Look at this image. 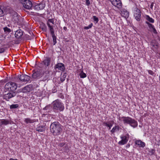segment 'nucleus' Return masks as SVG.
I'll list each match as a JSON object with an SVG mask.
<instances>
[{
    "label": "nucleus",
    "mask_w": 160,
    "mask_h": 160,
    "mask_svg": "<svg viewBox=\"0 0 160 160\" xmlns=\"http://www.w3.org/2000/svg\"><path fill=\"white\" fill-rule=\"evenodd\" d=\"M50 132L54 136L60 135L62 131L61 125L58 122H52L50 126Z\"/></svg>",
    "instance_id": "f257e3e1"
},
{
    "label": "nucleus",
    "mask_w": 160,
    "mask_h": 160,
    "mask_svg": "<svg viewBox=\"0 0 160 160\" xmlns=\"http://www.w3.org/2000/svg\"><path fill=\"white\" fill-rule=\"evenodd\" d=\"M130 144H128L127 145V146H126V147H127V148H129V147H130Z\"/></svg>",
    "instance_id": "864d4df0"
},
{
    "label": "nucleus",
    "mask_w": 160,
    "mask_h": 160,
    "mask_svg": "<svg viewBox=\"0 0 160 160\" xmlns=\"http://www.w3.org/2000/svg\"><path fill=\"white\" fill-rule=\"evenodd\" d=\"M22 38H23V39L27 40H31V38H30L29 36L28 35H25Z\"/></svg>",
    "instance_id": "e433bc0d"
},
{
    "label": "nucleus",
    "mask_w": 160,
    "mask_h": 160,
    "mask_svg": "<svg viewBox=\"0 0 160 160\" xmlns=\"http://www.w3.org/2000/svg\"><path fill=\"white\" fill-rule=\"evenodd\" d=\"M45 73L46 74V75H49V74L50 72V71L49 70H47L45 72Z\"/></svg>",
    "instance_id": "de8ad7c7"
},
{
    "label": "nucleus",
    "mask_w": 160,
    "mask_h": 160,
    "mask_svg": "<svg viewBox=\"0 0 160 160\" xmlns=\"http://www.w3.org/2000/svg\"><path fill=\"white\" fill-rule=\"evenodd\" d=\"M40 28L43 31L46 32L47 30V28L46 25L43 23L41 25Z\"/></svg>",
    "instance_id": "bb28decb"
},
{
    "label": "nucleus",
    "mask_w": 160,
    "mask_h": 160,
    "mask_svg": "<svg viewBox=\"0 0 160 160\" xmlns=\"http://www.w3.org/2000/svg\"><path fill=\"white\" fill-rule=\"evenodd\" d=\"M86 4L88 6L89 5L90 2L89 0H86Z\"/></svg>",
    "instance_id": "49530a36"
},
{
    "label": "nucleus",
    "mask_w": 160,
    "mask_h": 160,
    "mask_svg": "<svg viewBox=\"0 0 160 160\" xmlns=\"http://www.w3.org/2000/svg\"><path fill=\"white\" fill-rule=\"evenodd\" d=\"M32 86L31 85H28L22 88V92L24 93H27L30 92L32 90Z\"/></svg>",
    "instance_id": "2eb2a0df"
},
{
    "label": "nucleus",
    "mask_w": 160,
    "mask_h": 160,
    "mask_svg": "<svg viewBox=\"0 0 160 160\" xmlns=\"http://www.w3.org/2000/svg\"><path fill=\"white\" fill-rule=\"evenodd\" d=\"M39 6L40 10H42L45 7V3L44 2H42L39 4Z\"/></svg>",
    "instance_id": "cd10ccee"
},
{
    "label": "nucleus",
    "mask_w": 160,
    "mask_h": 160,
    "mask_svg": "<svg viewBox=\"0 0 160 160\" xmlns=\"http://www.w3.org/2000/svg\"><path fill=\"white\" fill-rule=\"evenodd\" d=\"M23 7L26 9H30L32 7V4L31 1L29 0H26L24 2H23Z\"/></svg>",
    "instance_id": "f8f14e48"
},
{
    "label": "nucleus",
    "mask_w": 160,
    "mask_h": 160,
    "mask_svg": "<svg viewBox=\"0 0 160 160\" xmlns=\"http://www.w3.org/2000/svg\"><path fill=\"white\" fill-rule=\"evenodd\" d=\"M150 45L153 47H155L157 48L158 47V44L155 41H152L150 43Z\"/></svg>",
    "instance_id": "c85d7f7f"
},
{
    "label": "nucleus",
    "mask_w": 160,
    "mask_h": 160,
    "mask_svg": "<svg viewBox=\"0 0 160 160\" xmlns=\"http://www.w3.org/2000/svg\"><path fill=\"white\" fill-rule=\"evenodd\" d=\"M148 72L149 74L151 75H153L154 74V73L151 70H149L148 71Z\"/></svg>",
    "instance_id": "c03bdc74"
},
{
    "label": "nucleus",
    "mask_w": 160,
    "mask_h": 160,
    "mask_svg": "<svg viewBox=\"0 0 160 160\" xmlns=\"http://www.w3.org/2000/svg\"><path fill=\"white\" fill-rule=\"evenodd\" d=\"M32 7L33 8L36 10H40L39 8V4H37V5H36L35 6H34L33 5V6H32Z\"/></svg>",
    "instance_id": "4c0bfd02"
},
{
    "label": "nucleus",
    "mask_w": 160,
    "mask_h": 160,
    "mask_svg": "<svg viewBox=\"0 0 160 160\" xmlns=\"http://www.w3.org/2000/svg\"><path fill=\"white\" fill-rule=\"evenodd\" d=\"M16 93L15 92L11 91L10 92H8L4 95V99L7 101H8L10 99L15 96Z\"/></svg>",
    "instance_id": "1a4fd4ad"
},
{
    "label": "nucleus",
    "mask_w": 160,
    "mask_h": 160,
    "mask_svg": "<svg viewBox=\"0 0 160 160\" xmlns=\"http://www.w3.org/2000/svg\"><path fill=\"white\" fill-rule=\"evenodd\" d=\"M47 25L49 28L51 34L55 33L53 26L52 25H51L48 22H47Z\"/></svg>",
    "instance_id": "5701e85b"
},
{
    "label": "nucleus",
    "mask_w": 160,
    "mask_h": 160,
    "mask_svg": "<svg viewBox=\"0 0 160 160\" xmlns=\"http://www.w3.org/2000/svg\"><path fill=\"white\" fill-rule=\"evenodd\" d=\"M122 140L118 142L120 145H124L126 144L128 141V139L126 136H123L121 137Z\"/></svg>",
    "instance_id": "dca6fc26"
},
{
    "label": "nucleus",
    "mask_w": 160,
    "mask_h": 160,
    "mask_svg": "<svg viewBox=\"0 0 160 160\" xmlns=\"http://www.w3.org/2000/svg\"><path fill=\"white\" fill-rule=\"evenodd\" d=\"M146 19L149 22L153 23L154 22V20L152 18L150 17L149 16L146 15Z\"/></svg>",
    "instance_id": "393cba45"
},
{
    "label": "nucleus",
    "mask_w": 160,
    "mask_h": 160,
    "mask_svg": "<svg viewBox=\"0 0 160 160\" xmlns=\"http://www.w3.org/2000/svg\"><path fill=\"white\" fill-rule=\"evenodd\" d=\"M134 16L135 19L138 21H140L141 13L140 10L137 8H135L134 9Z\"/></svg>",
    "instance_id": "6e6552de"
},
{
    "label": "nucleus",
    "mask_w": 160,
    "mask_h": 160,
    "mask_svg": "<svg viewBox=\"0 0 160 160\" xmlns=\"http://www.w3.org/2000/svg\"><path fill=\"white\" fill-rule=\"evenodd\" d=\"M25 122L27 123H32L33 122V120L29 118H26L25 120Z\"/></svg>",
    "instance_id": "473e14b6"
},
{
    "label": "nucleus",
    "mask_w": 160,
    "mask_h": 160,
    "mask_svg": "<svg viewBox=\"0 0 160 160\" xmlns=\"http://www.w3.org/2000/svg\"><path fill=\"white\" fill-rule=\"evenodd\" d=\"M6 45H8V44H4L3 45H2V46L4 47V46H5Z\"/></svg>",
    "instance_id": "6e6d98bb"
},
{
    "label": "nucleus",
    "mask_w": 160,
    "mask_h": 160,
    "mask_svg": "<svg viewBox=\"0 0 160 160\" xmlns=\"http://www.w3.org/2000/svg\"><path fill=\"white\" fill-rule=\"evenodd\" d=\"M157 145L158 146H159L160 145V140L158 142Z\"/></svg>",
    "instance_id": "3c124183"
},
{
    "label": "nucleus",
    "mask_w": 160,
    "mask_h": 160,
    "mask_svg": "<svg viewBox=\"0 0 160 160\" xmlns=\"http://www.w3.org/2000/svg\"><path fill=\"white\" fill-rule=\"evenodd\" d=\"M114 123L113 121H110L108 122H104L103 123V125L108 127L109 129H110Z\"/></svg>",
    "instance_id": "f3484780"
},
{
    "label": "nucleus",
    "mask_w": 160,
    "mask_h": 160,
    "mask_svg": "<svg viewBox=\"0 0 160 160\" xmlns=\"http://www.w3.org/2000/svg\"><path fill=\"white\" fill-rule=\"evenodd\" d=\"M9 124V121L6 119H0V126L7 125Z\"/></svg>",
    "instance_id": "a211bd4d"
},
{
    "label": "nucleus",
    "mask_w": 160,
    "mask_h": 160,
    "mask_svg": "<svg viewBox=\"0 0 160 160\" xmlns=\"http://www.w3.org/2000/svg\"><path fill=\"white\" fill-rule=\"evenodd\" d=\"M146 23L148 25L151 32H153L155 34L157 33L156 30L154 28V26L152 24L150 23L148 21H146Z\"/></svg>",
    "instance_id": "ddd939ff"
},
{
    "label": "nucleus",
    "mask_w": 160,
    "mask_h": 160,
    "mask_svg": "<svg viewBox=\"0 0 160 160\" xmlns=\"http://www.w3.org/2000/svg\"><path fill=\"white\" fill-rule=\"evenodd\" d=\"M47 22L52 23L53 24H54V20L53 19H49L48 20V21Z\"/></svg>",
    "instance_id": "37998d69"
},
{
    "label": "nucleus",
    "mask_w": 160,
    "mask_h": 160,
    "mask_svg": "<svg viewBox=\"0 0 160 160\" xmlns=\"http://www.w3.org/2000/svg\"><path fill=\"white\" fill-rule=\"evenodd\" d=\"M16 83L12 82H10L6 83L5 86V88L10 91H14L17 88Z\"/></svg>",
    "instance_id": "423d86ee"
},
{
    "label": "nucleus",
    "mask_w": 160,
    "mask_h": 160,
    "mask_svg": "<svg viewBox=\"0 0 160 160\" xmlns=\"http://www.w3.org/2000/svg\"><path fill=\"white\" fill-rule=\"evenodd\" d=\"M51 35H52V40L53 42V45H55V44L57 43V37L55 36V33H53L52 34H51Z\"/></svg>",
    "instance_id": "a878e982"
},
{
    "label": "nucleus",
    "mask_w": 160,
    "mask_h": 160,
    "mask_svg": "<svg viewBox=\"0 0 160 160\" xmlns=\"http://www.w3.org/2000/svg\"><path fill=\"white\" fill-rule=\"evenodd\" d=\"M153 3L152 2V4H151L150 5V8H151V9H152V8H153Z\"/></svg>",
    "instance_id": "8fccbe9b"
},
{
    "label": "nucleus",
    "mask_w": 160,
    "mask_h": 160,
    "mask_svg": "<svg viewBox=\"0 0 160 160\" xmlns=\"http://www.w3.org/2000/svg\"><path fill=\"white\" fill-rule=\"evenodd\" d=\"M49 77V75H45L44 77L42 79V81H45L47 80H48Z\"/></svg>",
    "instance_id": "ea45409f"
},
{
    "label": "nucleus",
    "mask_w": 160,
    "mask_h": 160,
    "mask_svg": "<svg viewBox=\"0 0 160 160\" xmlns=\"http://www.w3.org/2000/svg\"><path fill=\"white\" fill-rule=\"evenodd\" d=\"M19 107L18 104H12L10 106V108L11 109H15L18 108Z\"/></svg>",
    "instance_id": "72a5a7b5"
},
{
    "label": "nucleus",
    "mask_w": 160,
    "mask_h": 160,
    "mask_svg": "<svg viewBox=\"0 0 160 160\" xmlns=\"http://www.w3.org/2000/svg\"><path fill=\"white\" fill-rule=\"evenodd\" d=\"M121 14L122 16L127 18H128L129 16V12L125 9H123L122 11Z\"/></svg>",
    "instance_id": "6ab92c4d"
},
{
    "label": "nucleus",
    "mask_w": 160,
    "mask_h": 160,
    "mask_svg": "<svg viewBox=\"0 0 160 160\" xmlns=\"http://www.w3.org/2000/svg\"><path fill=\"white\" fill-rule=\"evenodd\" d=\"M20 2L22 3V4H23V2H24L26 1V0H19Z\"/></svg>",
    "instance_id": "09e8293b"
},
{
    "label": "nucleus",
    "mask_w": 160,
    "mask_h": 160,
    "mask_svg": "<svg viewBox=\"0 0 160 160\" xmlns=\"http://www.w3.org/2000/svg\"><path fill=\"white\" fill-rule=\"evenodd\" d=\"M4 9L5 13L10 14L12 19L14 21L16 22H18L20 17L16 12L12 10L9 7H5Z\"/></svg>",
    "instance_id": "7ed1b4c3"
},
{
    "label": "nucleus",
    "mask_w": 160,
    "mask_h": 160,
    "mask_svg": "<svg viewBox=\"0 0 160 160\" xmlns=\"http://www.w3.org/2000/svg\"><path fill=\"white\" fill-rule=\"evenodd\" d=\"M81 78H83L86 77V74L84 73L83 72H81L79 74Z\"/></svg>",
    "instance_id": "c9c22d12"
},
{
    "label": "nucleus",
    "mask_w": 160,
    "mask_h": 160,
    "mask_svg": "<svg viewBox=\"0 0 160 160\" xmlns=\"http://www.w3.org/2000/svg\"><path fill=\"white\" fill-rule=\"evenodd\" d=\"M110 1L115 7L119 8H121L122 3L120 0H110Z\"/></svg>",
    "instance_id": "9d476101"
},
{
    "label": "nucleus",
    "mask_w": 160,
    "mask_h": 160,
    "mask_svg": "<svg viewBox=\"0 0 160 160\" xmlns=\"http://www.w3.org/2000/svg\"><path fill=\"white\" fill-rule=\"evenodd\" d=\"M92 26V23H91L87 27H85L84 28V29H88L90 28H91Z\"/></svg>",
    "instance_id": "79ce46f5"
},
{
    "label": "nucleus",
    "mask_w": 160,
    "mask_h": 160,
    "mask_svg": "<svg viewBox=\"0 0 160 160\" xmlns=\"http://www.w3.org/2000/svg\"><path fill=\"white\" fill-rule=\"evenodd\" d=\"M135 144L139 146V147L143 148L145 145V143L140 140H137L135 141Z\"/></svg>",
    "instance_id": "aec40b11"
},
{
    "label": "nucleus",
    "mask_w": 160,
    "mask_h": 160,
    "mask_svg": "<svg viewBox=\"0 0 160 160\" xmlns=\"http://www.w3.org/2000/svg\"><path fill=\"white\" fill-rule=\"evenodd\" d=\"M10 160H18L17 159H14L12 158H11L10 159Z\"/></svg>",
    "instance_id": "5fc2aeb1"
},
{
    "label": "nucleus",
    "mask_w": 160,
    "mask_h": 160,
    "mask_svg": "<svg viewBox=\"0 0 160 160\" xmlns=\"http://www.w3.org/2000/svg\"><path fill=\"white\" fill-rule=\"evenodd\" d=\"M5 11L4 12V11L0 7V17L4 16L5 14Z\"/></svg>",
    "instance_id": "f704fd0d"
},
{
    "label": "nucleus",
    "mask_w": 160,
    "mask_h": 160,
    "mask_svg": "<svg viewBox=\"0 0 160 160\" xmlns=\"http://www.w3.org/2000/svg\"><path fill=\"white\" fill-rule=\"evenodd\" d=\"M7 49V47L0 48V53L4 52Z\"/></svg>",
    "instance_id": "58836bf2"
},
{
    "label": "nucleus",
    "mask_w": 160,
    "mask_h": 160,
    "mask_svg": "<svg viewBox=\"0 0 160 160\" xmlns=\"http://www.w3.org/2000/svg\"><path fill=\"white\" fill-rule=\"evenodd\" d=\"M63 29L65 30V31H66L67 30V28L66 27H63Z\"/></svg>",
    "instance_id": "603ef678"
},
{
    "label": "nucleus",
    "mask_w": 160,
    "mask_h": 160,
    "mask_svg": "<svg viewBox=\"0 0 160 160\" xmlns=\"http://www.w3.org/2000/svg\"><path fill=\"white\" fill-rule=\"evenodd\" d=\"M52 104V110L55 112L62 111L64 109L63 104L59 99L53 101Z\"/></svg>",
    "instance_id": "f03ea898"
},
{
    "label": "nucleus",
    "mask_w": 160,
    "mask_h": 160,
    "mask_svg": "<svg viewBox=\"0 0 160 160\" xmlns=\"http://www.w3.org/2000/svg\"><path fill=\"white\" fill-rule=\"evenodd\" d=\"M51 61V59L50 58H46L45 59H44L43 62L44 64L47 66H49Z\"/></svg>",
    "instance_id": "412c9836"
},
{
    "label": "nucleus",
    "mask_w": 160,
    "mask_h": 160,
    "mask_svg": "<svg viewBox=\"0 0 160 160\" xmlns=\"http://www.w3.org/2000/svg\"><path fill=\"white\" fill-rule=\"evenodd\" d=\"M122 119L124 123H127L130 124L132 127L135 128L138 126V123L135 120L132 118L127 117H122L121 118L119 117V119L120 120Z\"/></svg>",
    "instance_id": "20e7f679"
},
{
    "label": "nucleus",
    "mask_w": 160,
    "mask_h": 160,
    "mask_svg": "<svg viewBox=\"0 0 160 160\" xmlns=\"http://www.w3.org/2000/svg\"><path fill=\"white\" fill-rule=\"evenodd\" d=\"M52 108V106L50 104H49L43 108V110H50Z\"/></svg>",
    "instance_id": "c756f323"
},
{
    "label": "nucleus",
    "mask_w": 160,
    "mask_h": 160,
    "mask_svg": "<svg viewBox=\"0 0 160 160\" xmlns=\"http://www.w3.org/2000/svg\"><path fill=\"white\" fill-rule=\"evenodd\" d=\"M93 18L94 21H95L96 23H97L98 21V18L96 17L95 16H93Z\"/></svg>",
    "instance_id": "a19ab883"
},
{
    "label": "nucleus",
    "mask_w": 160,
    "mask_h": 160,
    "mask_svg": "<svg viewBox=\"0 0 160 160\" xmlns=\"http://www.w3.org/2000/svg\"><path fill=\"white\" fill-rule=\"evenodd\" d=\"M65 144V143H64V142H62V143H59V146L61 147H63V146H64V145Z\"/></svg>",
    "instance_id": "a18cd8bd"
},
{
    "label": "nucleus",
    "mask_w": 160,
    "mask_h": 160,
    "mask_svg": "<svg viewBox=\"0 0 160 160\" xmlns=\"http://www.w3.org/2000/svg\"><path fill=\"white\" fill-rule=\"evenodd\" d=\"M54 68L55 69H57L58 70L63 71L65 70V68L64 64L58 63L55 66Z\"/></svg>",
    "instance_id": "9b49d317"
},
{
    "label": "nucleus",
    "mask_w": 160,
    "mask_h": 160,
    "mask_svg": "<svg viewBox=\"0 0 160 160\" xmlns=\"http://www.w3.org/2000/svg\"><path fill=\"white\" fill-rule=\"evenodd\" d=\"M120 128L118 126H115L113 128L111 131V132L112 133H114L116 131H119Z\"/></svg>",
    "instance_id": "b1692460"
},
{
    "label": "nucleus",
    "mask_w": 160,
    "mask_h": 160,
    "mask_svg": "<svg viewBox=\"0 0 160 160\" xmlns=\"http://www.w3.org/2000/svg\"><path fill=\"white\" fill-rule=\"evenodd\" d=\"M66 73H64L60 78V80L62 82H63L65 80L66 77Z\"/></svg>",
    "instance_id": "2f4dec72"
},
{
    "label": "nucleus",
    "mask_w": 160,
    "mask_h": 160,
    "mask_svg": "<svg viewBox=\"0 0 160 160\" xmlns=\"http://www.w3.org/2000/svg\"><path fill=\"white\" fill-rule=\"evenodd\" d=\"M3 30L4 32L6 33H9L12 32L11 30L9 29V28H8L7 27H5L4 28Z\"/></svg>",
    "instance_id": "7c9ffc66"
},
{
    "label": "nucleus",
    "mask_w": 160,
    "mask_h": 160,
    "mask_svg": "<svg viewBox=\"0 0 160 160\" xmlns=\"http://www.w3.org/2000/svg\"><path fill=\"white\" fill-rule=\"evenodd\" d=\"M23 34V32L21 29H18L16 31L15 36L18 39H21L22 37V36Z\"/></svg>",
    "instance_id": "4468645a"
},
{
    "label": "nucleus",
    "mask_w": 160,
    "mask_h": 160,
    "mask_svg": "<svg viewBox=\"0 0 160 160\" xmlns=\"http://www.w3.org/2000/svg\"><path fill=\"white\" fill-rule=\"evenodd\" d=\"M31 77L25 74L18 75L17 77H15L14 79L16 81L20 80L22 82L27 83L29 81L31 82Z\"/></svg>",
    "instance_id": "39448f33"
},
{
    "label": "nucleus",
    "mask_w": 160,
    "mask_h": 160,
    "mask_svg": "<svg viewBox=\"0 0 160 160\" xmlns=\"http://www.w3.org/2000/svg\"><path fill=\"white\" fill-rule=\"evenodd\" d=\"M33 73L32 75V78L36 79H39L44 75V72H42L40 70L33 71Z\"/></svg>",
    "instance_id": "0eeeda50"
},
{
    "label": "nucleus",
    "mask_w": 160,
    "mask_h": 160,
    "mask_svg": "<svg viewBox=\"0 0 160 160\" xmlns=\"http://www.w3.org/2000/svg\"><path fill=\"white\" fill-rule=\"evenodd\" d=\"M36 129L38 132H43L45 131V128L44 126H40L37 128Z\"/></svg>",
    "instance_id": "4be33fe9"
}]
</instances>
